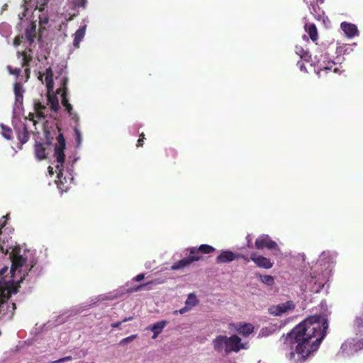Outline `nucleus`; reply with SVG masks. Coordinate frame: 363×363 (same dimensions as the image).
Here are the masks:
<instances>
[{
	"label": "nucleus",
	"instance_id": "obj_12",
	"mask_svg": "<svg viewBox=\"0 0 363 363\" xmlns=\"http://www.w3.org/2000/svg\"><path fill=\"white\" fill-rule=\"evenodd\" d=\"M199 261V257H184L178 262H175L172 265V270H179L182 269L189 265H191L193 262Z\"/></svg>",
	"mask_w": 363,
	"mask_h": 363
},
{
	"label": "nucleus",
	"instance_id": "obj_16",
	"mask_svg": "<svg viewBox=\"0 0 363 363\" xmlns=\"http://www.w3.org/2000/svg\"><path fill=\"white\" fill-rule=\"evenodd\" d=\"M167 324V320H161L154 323L150 329L153 332L152 339L157 338V337L162 333L163 328Z\"/></svg>",
	"mask_w": 363,
	"mask_h": 363
},
{
	"label": "nucleus",
	"instance_id": "obj_40",
	"mask_svg": "<svg viewBox=\"0 0 363 363\" xmlns=\"http://www.w3.org/2000/svg\"><path fill=\"white\" fill-rule=\"evenodd\" d=\"M74 132H75L77 143H78V145H79L81 143V140H82V136H81L80 132L77 128L74 129Z\"/></svg>",
	"mask_w": 363,
	"mask_h": 363
},
{
	"label": "nucleus",
	"instance_id": "obj_52",
	"mask_svg": "<svg viewBox=\"0 0 363 363\" xmlns=\"http://www.w3.org/2000/svg\"><path fill=\"white\" fill-rule=\"evenodd\" d=\"M133 317L132 316H130V317H127V318H125L124 319L122 320V322L123 323H125V322H127V321H129V320H133Z\"/></svg>",
	"mask_w": 363,
	"mask_h": 363
},
{
	"label": "nucleus",
	"instance_id": "obj_34",
	"mask_svg": "<svg viewBox=\"0 0 363 363\" xmlns=\"http://www.w3.org/2000/svg\"><path fill=\"white\" fill-rule=\"evenodd\" d=\"M296 54L298 55L302 59H306L308 57V52H305L302 48H298L296 47Z\"/></svg>",
	"mask_w": 363,
	"mask_h": 363
},
{
	"label": "nucleus",
	"instance_id": "obj_7",
	"mask_svg": "<svg viewBox=\"0 0 363 363\" xmlns=\"http://www.w3.org/2000/svg\"><path fill=\"white\" fill-rule=\"evenodd\" d=\"M255 246L257 250L267 248L269 250L276 249L277 244L270 239L268 235H261L255 240Z\"/></svg>",
	"mask_w": 363,
	"mask_h": 363
},
{
	"label": "nucleus",
	"instance_id": "obj_2",
	"mask_svg": "<svg viewBox=\"0 0 363 363\" xmlns=\"http://www.w3.org/2000/svg\"><path fill=\"white\" fill-rule=\"evenodd\" d=\"M212 345L216 352L218 353L224 352L226 355L247 349V343H242L241 338L237 335H232L230 337L218 335L213 340Z\"/></svg>",
	"mask_w": 363,
	"mask_h": 363
},
{
	"label": "nucleus",
	"instance_id": "obj_44",
	"mask_svg": "<svg viewBox=\"0 0 363 363\" xmlns=\"http://www.w3.org/2000/svg\"><path fill=\"white\" fill-rule=\"evenodd\" d=\"M297 66L299 67L301 71H306V67L304 65V63H303V62L302 60L298 61Z\"/></svg>",
	"mask_w": 363,
	"mask_h": 363
},
{
	"label": "nucleus",
	"instance_id": "obj_10",
	"mask_svg": "<svg viewBox=\"0 0 363 363\" xmlns=\"http://www.w3.org/2000/svg\"><path fill=\"white\" fill-rule=\"evenodd\" d=\"M245 255L241 254H235L230 250L222 251L220 254L216 257V262L220 263H229L235 259L244 258Z\"/></svg>",
	"mask_w": 363,
	"mask_h": 363
},
{
	"label": "nucleus",
	"instance_id": "obj_25",
	"mask_svg": "<svg viewBox=\"0 0 363 363\" xmlns=\"http://www.w3.org/2000/svg\"><path fill=\"white\" fill-rule=\"evenodd\" d=\"M355 328L357 331V335L361 337V340L362 341L363 346V315L361 316H357L355 320Z\"/></svg>",
	"mask_w": 363,
	"mask_h": 363
},
{
	"label": "nucleus",
	"instance_id": "obj_13",
	"mask_svg": "<svg viewBox=\"0 0 363 363\" xmlns=\"http://www.w3.org/2000/svg\"><path fill=\"white\" fill-rule=\"evenodd\" d=\"M61 96H62V104L65 108L66 111L69 113V116L75 122H78L79 120V118L76 113H74L72 111V106L69 103V101L67 99V93H65V92L62 93Z\"/></svg>",
	"mask_w": 363,
	"mask_h": 363
},
{
	"label": "nucleus",
	"instance_id": "obj_35",
	"mask_svg": "<svg viewBox=\"0 0 363 363\" xmlns=\"http://www.w3.org/2000/svg\"><path fill=\"white\" fill-rule=\"evenodd\" d=\"M334 65H335L334 62H328V65L326 66H324V65H322L321 64H320V65H318V69L320 71L328 70V69H331Z\"/></svg>",
	"mask_w": 363,
	"mask_h": 363
},
{
	"label": "nucleus",
	"instance_id": "obj_19",
	"mask_svg": "<svg viewBox=\"0 0 363 363\" xmlns=\"http://www.w3.org/2000/svg\"><path fill=\"white\" fill-rule=\"evenodd\" d=\"M17 137L21 144H25L29 139V132L26 124L22 125V128L19 129Z\"/></svg>",
	"mask_w": 363,
	"mask_h": 363
},
{
	"label": "nucleus",
	"instance_id": "obj_32",
	"mask_svg": "<svg viewBox=\"0 0 363 363\" xmlns=\"http://www.w3.org/2000/svg\"><path fill=\"white\" fill-rule=\"evenodd\" d=\"M137 337V335H132L129 337H127L125 338H123L122 339L120 342H119V345L121 346H123L130 342H132L133 340H134L135 338Z\"/></svg>",
	"mask_w": 363,
	"mask_h": 363
},
{
	"label": "nucleus",
	"instance_id": "obj_30",
	"mask_svg": "<svg viewBox=\"0 0 363 363\" xmlns=\"http://www.w3.org/2000/svg\"><path fill=\"white\" fill-rule=\"evenodd\" d=\"M45 80L48 91L52 90L54 87L53 77L45 76Z\"/></svg>",
	"mask_w": 363,
	"mask_h": 363
},
{
	"label": "nucleus",
	"instance_id": "obj_23",
	"mask_svg": "<svg viewBox=\"0 0 363 363\" xmlns=\"http://www.w3.org/2000/svg\"><path fill=\"white\" fill-rule=\"evenodd\" d=\"M305 29L307 33L309 35L311 39L315 42L318 38V30L315 25L314 23L312 24H306Z\"/></svg>",
	"mask_w": 363,
	"mask_h": 363
},
{
	"label": "nucleus",
	"instance_id": "obj_55",
	"mask_svg": "<svg viewBox=\"0 0 363 363\" xmlns=\"http://www.w3.org/2000/svg\"><path fill=\"white\" fill-rule=\"evenodd\" d=\"M38 79L43 82V74H40Z\"/></svg>",
	"mask_w": 363,
	"mask_h": 363
},
{
	"label": "nucleus",
	"instance_id": "obj_1",
	"mask_svg": "<svg viewBox=\"0 0 363 363\" xmlns=\"http://www.w3.org/2000/svg\"><path fill=\"white\" fill-rule=\"evenodd\" d=\"M328 328V320L320 315H315L303 320L286 335H283L281 340L283 348L290 350L286 354L290 363H304L318 350Z\"/></svg>",
	"mask_w": 363,
	"mask_h": 363
},
{
	"label": "nucleus",
	"instance_id": "obj_54",
	"mask_svg": "<svg viewBox=\"0 0 363 363\" xmlns=\"http://www.w3.org/2000/svg\"><path fill=\"white\" fill-rule=\"evenodd\" d=\"M242 259H245L246 262H248L250 260H251V259H250V258H248V257H246L245 255V257H244V258H242Z\"/></svg>",
	"mask_w": 363,
	"mask_h": 363
},
{
	"label": "nucleus",
	"instance_id": "obj_31",
	"mask_svg": "<svg viewBox=\"0 0 363 363\" xmlns=\"http://www.w3.org/2000/svg\"><path fill=\"white\" fill-rule=\"evenodd\" d=\"M49 102L50 103V108L55 112H57L59 109V103L57 99L49 98Z\"/></svg>",
	"mask_w": 363,
	"mask_h": 363
},
{
	"label": "nucleus",
	"instance_id": "obj_43",
	"mask_svg": "<svg viewBox=\"0 0 363 363\" xmlns=\"http://www.w3.org/2000/svg\"><path fill=\"white\" fill-rule=\"evenodd\" d=\"M72 359V357L71 356H67V357H63L62 359H60L55 362H53L52 363H62V362H64L65 361H68V360H71Z\"/></svg>",
	"mask_w": 363,
	"mask_h": 363
},
{
	"label": "nucleus",
	"instance_id": "obj_14",
	"mask_svg": "<svg viewBox=\"0 0 363 363\" xmlns=\"http://www.w3.org/2000/svg\"><path fill=\"white\" fill-rule=\"evenodd\" d=\"M340 27L346 35L350 38L354 36L358 32L357 26L352 23L342 22Z\"/></svg>",
	"mask_w": 363,
	"mask_h": 363
},
{
	"label": "nucleus",
	"instance_id": "obj_39",
	"mask_svg": "<svg viewBox=\"0 0 363 363\" xmlns=\"http://www.w3.org/2000/svg\"><path fill=\"white\" fill-rule=\"evenodd\" d=\"M23 38V36H17V37H16L14 38V40H13V45H14V46H18L19 45H21Z\"/></svg>",
	"mask_w": 363,
	"mask_h": 363
},
{
	"label": "nucleus",
	"instance_id": "obj_38",
	"mask_svg": "<svg viewBox=\"0 0 363 363\" xmlns=\"http://www.w3.org/2000/svg\"><path fill=\"white\" fill-rule=\"evenodd\" d=\"M48 1L49 0H44V2L43 4H40L39 6H36V9H38L39 11L43 12L45 9V6L48 4Z\"/></svg>",
	"mask_w": 363,
	"mask_h": 363
},
{
	"label": "nucleus",
	"instance_id": "obj_47",
	"mask_svg": "<svg viewBox=\"0 0 363 363\" xmlns=\"http://www.w3.org/2000/svg\"><path fill=\"white\" fill-rule=\"evenodd\" d=\"M167 154L174 156L176 155V151L172 148H169L168 150H167Z\"/></svg>",
	"mask_w": 363,
	"mask_h": 363
},
{
	"label": "nucleus",
	"instance_id": "obj_48",
	"mask_svg": "<svg viewBox=\"0 0 363 363\" xmlns=\"http://www.w3.org/2000/svg\"><path fill=\"white\" fill-rule=\"evenodd\" d=\"M31 1L32 0H23V6L26 11L28 10V6H29Z\"/></svg>",
	"mask_w": 363,
	"mask_h": 363
},
{
	"label": "nucleus",
	"instance_id": "obj_27",
	"mask_svg": "<svg viewBox=\"0 0 363 363\" xmlns=\"http://www.w3.org/2000/svg\"><path fill=\"white\" fill-rule=\"evenodd\" d=\"M68 77H63L62 79V81H61V87L57 91V94H60V92L62 93H67L68 92V88H67V84H68Z\"/></svg>",
	"mask_w": 363,
	"mask_h": 363
},
{
	"label": "nucleus",
	"instance_id": "obj_51",
	"mask_svg": "<svg viewBox=\"0 0 363 363\" xmlns=\"http://www.w3.org/2000/svg\"><path fill=\"white\" fill-rule=\"evenodd\" d=\"M187 310H188V309H187V306H185V307H184V308H181V309L179 311V313L182 314V313H185L186 311H187Z\"/></svg>",
	"mask_w": 363,
	"mask_h": 363
},
{
	"label": "nucleus",
	"instance_id": "obj_9",
	"mask_svg": "<svg viewBox=\"0 0 363 363\" xmlns=\"http://www.w3.org/2000/svg\"><path fill=\"white\" fill-rule=\"evenodd\" d=\"M250 259L257 265V267L265 269H271L274 263L269 259L262 255H258L255 252L250 255Z\"/></svg>",
	"mask_w": 363,
	"mask_h": 363
},
{
	"label": "nucleus",
	"instance_id": "obj_50",
	"mask_svg": "<svg viewBox=\"0 0 363 363\" xmlns=\"http://www.w3.org/2000/svg\"><path fill=\"white\" fill-rule=\"evenodd\" d=\"M246 239H247V245L248 247H252V241H251V238H250V235H248L247 237H246Z\"/></svg>",
	"mask_w": 363,
	"mask_h": 363
},
{
	"label": "nucleus",
	"instance_id": "obj_20",
	"mask_svg": "<svg viewBox=\"0 0 363 363\" xmlns=\"http://www.w3.org/2000/svg\"><path fill=\"white\" fill-rule=\"evenodd\" d=\"M34 108L36 117L38 120H42L45 118L46 115L45 114L44 111L46 110V106L45 105L42 104L39 101H35Z\"/></svg>",
	"mask_w": 363,
	"mask_h": 363
},
{
	"label": "nucleus",
	"instance_id": "obj_11",
	"mask_svg": "<svg viewBox=\"0 0 363 363\" xmlns=\"http://www.w3.org/2000/svg\"><path fill=\"white\" fill-rule=\"evenodd\" d=\"M235 330L241 335L247 337L254 332L255 327L250 323H238L235 325Z\"/></svg>",
	"mask_w": 363,
	"mask_h": 363
},
{
	"label": "nucleus",
	"instance_id": "obj_4",
	"mask_svg": "<svg viewBox=\"0 0 363 363\" xmlns=\"http://www.w3.org/2000/svg\"><path fill=\"white\" fill-rule=\"evenodd\" d=\"M186 251L189 252V255L188 257H199V261L203 259L201 255H207L214 252L216 251V248L209 245L202 244L199 247H191L187 248Z\"/></svg>",
	"mask_w": 363,
	"mask_h": 363
},
{
	"label": "nucleus",
	"instance_id": "obj_45",
	"mask_svg": "<svg viewBox=\"0 0 363 363\" xmlns=\"http://www.w3.org/2000/svg\"><path fill=\"white\" fill-rule=\"evenodd\" d=\"M45 76L53 77L52 69L50 67L46 69Z\"/></svg>",
	"mask_w": 363,
	"mask_h": 363
},
{
	"label": "nucleus",
	"instance_id": "obj_53",
	"mask_svg": "<svg viewBox=\"0 0 363 363\" xmlns=\"http://www.w3.org/2000/svg\"><path fill=\"white\" fill-rule=\"evenodd\" d=\"M48 170H49V173H50V174H53L52 167H48Z\"/></svg>",
	"mask_w": 363,
	"mask_h": 363
},
{
	"label": "nucleus",
	"instance_id": "obj_8",
	"mask_svg": "<svg viewBox=\"0 0 363 363\" xmlns=\"http://www.w3.org/2000/svg\"><path fill=\"white\" fill-rule=\"evenodd\" d=\"M20 249L13 248L10 253V258L11 259V271L13 272L18 268L23 267L25 264L26 259L20 254Z\"/></svg>",
	"mask_w": 363,
	"mask_h": 363
},
{
	"label": "nucleus",
	"instance_id": "obj_56",
	"mask_svg": "<svg viewBox=\"0 0 363 363\" xmlns=\"http://www.w3.org/2000/svg\"><path fill=\"white\" fill-rule=\"evenodd\" d=\"M347 344H350V345L352 344V342H345L342 346H347Z\"/></svg>",
	"mask_w": 363,
	"mask_h": 363
},
{
	"label": "nucleus",
	"instance_id": "obj_3",
	"mask_svg": "<svg viewBox=\"0 0 363 363\" xmlns=\"http://www.w3.org/2000/svg\"><path fill=\"white\" fill-rule=\"evenodd\" d=\"M57 143L55 147V156L56 157V161L58 163L56 165V169L57 170V177L60 178L63 173V164L65 162V149L66 146L65 139L63 136L62 133H60L57 137Z\"/></svg>",
	"mask_w": 363,
	"mask_h": 363
},
{
	"label": "nucleus",
	"instance_id": "obj_28",
	"mask_svg": "<svg viewBox=\"0 0 363 363\" xmlns=\"http://www.w3.org/2000/svg\"><path fill=\"white\" fill-rule=\"evenodd\" d=\"M198 302L199 301H198L196 296L193 294H190L188 296L185 303H186V306L192 307V306H195L196 305H197Z\"/></svg>",
	"mask_w": 363,
	"mask_h": 363
},
{
	"label": "nucleus",
	"instance_id": "obj_42",
	"mask_svg": "<svg viewBox=\"0 0 363 363\" xmlns=\"http://www.w3.org/2000/svg\"><path fill=\"white\" fill-rule=\"evenodd\" d=\"M145 278V275L144 274H138L136 277H135L133 280V281H140L142 280H143Z\"/></svg>",
	"mask_w": 363,
	"mask_h": 363
},
{
	"label": "nucleus",
	"instance_id": "obj_37",
	"mask_svg": "<svg viewBox=\"0 0 363 363\" xmlns=\"http://www.w3.org/2000/svg\"><path fill=\"white\" fill-rule=\"evenodd\" d=\"M144 139H145V134L143 133H142L140 135L139 139L138 140V142H137V145H137L138 147L143 146Z\"/></svg>",
	"mask_w": 363,
	"mask_h": 363
},
{
	"label": "nucleus",
	"instance_id": "obj_17",
	"mask_svg": "<svg viewBox=\"0 0 363 363\" xmlns=\"http://www.w3.org/2000/svg\"><path fill=\"white\" fill-rule=\"evenodd\" d=\"M86 26H81L74 33V38L73 40V45L75 48H79L80 42L82 40L86 33Z\"/></svg>",
	"mask_w": 363,
	"mask_h": 363
},
{
	"label": "nucleus",
	"instance_id": "obj_5",
	"mask_svg": "<svg viewBox=\"0 0 363 363\" xmlns=\"http://www.w3.org/2000/svg\"><path fill=\"white\" fill-rule=\"evenodd\" d=\"M87 2V0H68L67 4L72 10V12L68 13L69 16L67 20L72 21L77 16L79 15V11L77 9L82 8L83 9H85L86 8Z\"/></svg>",
	"mask_w": 363,
	"mask_h": 363
},
{
	"label": "nucleus",
	"instance_id": "obj_15",
	"mask_svg": "<svg viewBox=\"0 0 363 363\" xmlns=\"http://www.w3.org/2000/svg\"><path fill=\"white\" fill-rule=\"evenodd\" d=\"M13 91L15 94L16 103L22 104L23 100V86L20 82H16L13 85Z\"/></svg>",
	"mask_w": 363,
	"mask_h": 363
},
{
	"label": "nucleus",
	"instance_id": "obj_6",
	"mask_svg": "<svg viewBox=\"0 0 363 363\" xmlns=\"http://www.w3.org/2000/svg\"><path fill=\"white\" fill-rule=\"evenodd\" d=\"M295 308V304L292 301H287L276 306H272L269 308V311L270 314L279 316Z\"/></svg>",
	"mask_w": 363,
	"mask_h": 363
},
{
	"label": "nucleus",
	"instance_id": "obj_18",
	"mask_svg": "<svg viewBox=\"0 0 363 363\" xmlns=\"http://www.w3.org/2000/svg\"><path fill=\"white\" fill-rule=\"evenodd\" d=\"M28 52H31V50L29 49L28 51L26 50L23 52H20V51L17 52L18 57H22V62H21L22 66H27V67L30 66V64L33 60V57Z\"/></svg>",
	"mask_w": 363,
	"mask_h": 363
},
{
	"label": "nucleus",
	"instance_id": "obj_33",
	"mask_svg": "<svg viewBox=\"0 0 363 363\" xmlns=\"http://www.w3.org/2000/svg\"><path fill=\"white\" fill-rule=\"evenodd\" d=\"M7 70L10 74L15 75L16 77H18L21 72V69L20 68H13L11 66H7Z\"/></svg>",
	"mask_w": 363,
	"mask_h": 363
},
{
	"label": "nucleus",
	"instance_id": "obj_24",
	"mask_svg": "<svg viewBox=\"0 0 363 363\" xmlns=\"http://www.w3.org/2000/svg\"><path fill=\"white\" fill-rule=\"evenodd\" d=\"M36 35V26L33 23L30 24L25 31V35L26 39L30 42L31 44L34 41V38H35Z\"/></svg>",
	"mask_w": 363,
	"mask_h": 363
},
{
	"label": "nucleus",
	"instance_id": "obj_26",
	"mask_svg": "<svg viewBox=\"0 0 363 363\" xmlns=\"http://www.w3.org/2000/svg\"><path fill=\"white\" fill-rule=\"evenodd\" d=\"M259 279L263 284L267 286H272L274 284V279L271 275H259Z\"/></svg>",
	"mask_w": 363,
	"mask_h": 363
},
{
	"label": "nucleus",
	"instance_id": "obj_49",
	"mask_svg": "<svg viewBox=\"0 0 363 363\" xmlns=\"http://www.w3.org/2000/svg\"><path fill=\"white\" fill-rule=\"evenodd\" d=\"M123 323L122 320L121 321H118V322H116V323H113L111 325V326L112 328H119L120 325Z\"/></svg>",
	"mask_w": 363,
	"mask_h": 363
},
{
	"label": "nucleus",
	"instance_id": "obj_41",
	"mask_svg": "<svg viewBox=\"0 0 363 363\" xmlns=\"http://www.w3.org/2000/svg\"><path fill=\"white\" fill-rule=\"evenodd\" d=\"M22 67L24 68V72L26 74V81H27L30 78V66L29 67L22 66Z\"/></svg>",
	"mask_w": 363,
	"mask_h": 363
},
{
	"label": "nucleus",
	"instance_id": "obj_36",
	"mask_svg": "<svg viewBox=\"0 0 363 363\" xmlns=\"http://www.w3.org/2000/svg\"><path fill=\"white\" fill-rule=\"evenodd\" d=\"M49 18L46 14L42 13L39 15V22L41 25L47 24Z\"/></svg>",
	"mask_w": 363,
	"mask_h": 363
},
{
	"label": "nucleus",
	"instance_id": "obj_29",
	"mask_svg": "<svg viewBox=\"0 0 363 363\" xmlns=\"http://www.w3.org/2000/svg\"><path fill=\"white\" fill-rule=\"evenodd\" d=\"M1 128H2V135L3 136L7 139V140H10L11 138H12V130L9 127H6V125H1Z\"/></svg>",
	"mask_w": 363,
	"mask_h": 363
},
{
	"label": "nucleus",
	"instance_id": "obj_21",
	"mask_svg": "<svg viewBox=\"0 0 363 363\" xmlns=\"http://www.w3.org/2000/svg\"><path fill=\"white\" fill-rule=\"evenodd\" d=\"M157 284H159V282L157 281L156 280L150 281H148V282H146L144 284H139L138 286H136L135 287L130 288L128 289V292L133 293V292H137V291H141L143 289L150 290L151 289V287L150 286V285Z\"/></svg>",
	"mask_w": 363,
	"mask_h": 363
},
{
	"label": "nucleus",
	"instance_id": "obj_22",
	"mask_svg": "<svg viewBox=\"0 0 363 363\" xmlns=\"http://www.w3.org/2000/svg\"><path fill=\"white\" fill-rule=\"evenodd\" d=\"M35 153L36 157L39 160H42L46 158V149L43 144L40 143H36L35 145Z\"/></svg>",
	"mask_w": 363,
	"mask_h": 363
},
{
	"label": "nucleus",
	"instance_id": "obj_46",
	"mask_svg": "<svg viewBox=\"0 0 363 363\" xmlns=\"http://www.w3.org/2000/svg\"><path fill=\"white\" fill-rule=\"evenodd\" d=\"M34 118H35V113H29L27 118L29 120V121H33L34 122V124H35V121H34Z\"/></svg>",
	"mask_w": 363,
	"mask_h": 363
}]
</instances>
